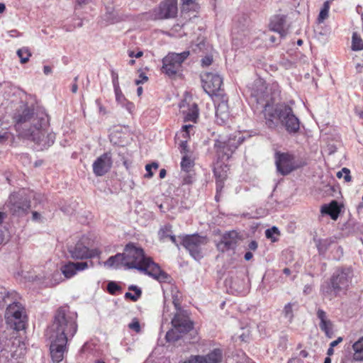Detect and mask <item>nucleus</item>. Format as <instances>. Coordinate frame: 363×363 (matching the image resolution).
I'll list each match as a JSON object with an SVG mask.
<instances>
[{
    "mask_svg": "<svg viewBox=\"0 0 363 363\" xmlns=\"http://www.w3.org/2000/svg\"><path fill=\"white\" fill-rule=\"evenodd\" d=\"M77 313L71 311L67 306L60 307L56 311L52 323L46 330L53 362L59 363L63 359L67 344L77 331Z\"/></svg>",
    "mask_w": 363,
    "mask_h": 363,
    "instance_id": "f257e3e1",
    "label": "nucleus"
},
{
    "mask_svg": "<svg viewBox=\"0 0 363 363\" xmlns=\"http://www.w3.org/2000/svg\"><path fill=\"white\" fill-rule=\"evenodd\" d=\"M16 128L28 137L32 141L38 145L40 149L51 146L55 141V135L49 133L45 138L38 136L36 130L43 133L48 126V115L43 111L34 112L28 107H24L21 111H18L14 116Z\"/></svg>",
    "mask_w": 363,
    "mask_h": 363,
    "instance_id": "f03ea898",
    "label": "nucleus"
},
{
    "mask_svg": "<svg viewBox=\"0 0 363 363\" xmlns=\"http://www.w3.org/2000/svg\"><path fill=\"white\" fill-rule=\"evenodd\" d=\"M124 266L128 269H136L153 277L160 282H165L169 276L162 271L152 259L145 255L143 250L133 243L125 245L122 253Z\"/></svg>",
    "mask_w": 363,
    "mask_h": 363,
    "instance_id": "7ed1b4c3",
    "label": "nucleus"
},
{
    "mask_svg": "<svg viewBox=\"0 0 363 363\" xmlns=\"http://www.w3.org/2000/svg\"><path fill=\"white\" fill-rule=\"evenodd\" d=\"M25 343L17 337L0 339V363H16L24 354Z\"/></svg>",
    "mask_w": 363,
    "mask_h": 363,
    "instance_id": "20e7f679",
    "label": "nucleus"
},
{
    "mask_svg": "<svg viewBox=\"0 0 363 363\" xmlns=\"http://www.w3.org/2000/svg\"><path fill=\"white\" fill-rule=\"evenodd\" d=\"M172 328L166 334L167 342H175L193 329V322L190 320L186 311L179 310L172 319Z\"/></svg>",
    "mask_w": 363,
    "mask_h": 363,
    "instance_id": "39448f33",
    "label": "nucleus"
},
{
    "mask_svg": "<svg viewBox=\"0 0 363 363\" xmlns=\"http://www.w3.org/2000/svg\"><path fill=\"white\" fill-rule=\"evenodd\" d=\"M245 139L243 133L238 131L230 135L228 140H216L214 143V149L218 158L222 160H228Z\"/></svg>",
    "mask_w": 363,
    "mask_h": 363,
    "instance_id": "423d86ee",
    "label": "nucleus"
},
{
    "mask_svg": "<svg viewBox=\"0 0 363 363\" xmlns=\"http://www.w3.org/2000/svg\"><path fill=\"white\" fill-rule=\"evenodd\" d=\"M26 318L25 309L19 303L13 301L6 308L5 313L6 323L14 330L19 331L25 328Z\"/></svg>",
    "mask_w": 363,
    "mask_h": 363,
    "instance_id": "0eeeda50",
    "label": "nucleus"
},
{
    "mask_svg": "<svg viewBox=\"0 0 363 363\" xmlns=\"http://www.w3.org/2000/svg\"><path fill=\"white\" fill-rule=\"evenodd\" d=\"M289 110V106L281 104L272 106L269 104H264L263 113L265 119V123L269 128L275 129L281 123L284 114L287 113Z\"/></svg>",
    "mask_w": 363,
    "mask_h": 363,
    "instance_id": "6e6552de",
    "label": "nucleus"
},
{
    "mask_svg": "<svg viewBox=\"0 0 363 363\" xmlns=\"http://www.w3.org/2000/svg\"><path fill=\"white\" fill-rule=\"evenodd\" d=\"M189 55V51L168 54L162 60V72L169 77L174 76L180 70L182 63Z\"/></svg>",
    "mask_w": 363,
    "mask_h": 363,
    "instance_id": "1a4fd4ad",
    "label": "nucleus"
},
{
    "mask_svg": "<svg viewBox=\"0 0 363 363\" xmlns=\"http://www.w3.org/2000/svg\"><path fill=\"white\" fill-rule=\"evenodd\" d=\"M207 243L206 238L198 235H186L182 240V245L196 260L203 257V247Z\"/></svg>",
    "mask_w": 363,
    "mask_h": 363,
    "instance_id": "9d476101",
    "label": "nucleus"
},
{
    "mask_svg": "<svg viewBox=\"0 0 363 363\" xmlns=\"http://www.w3.org/2000/svg\"><path fill=\"white\" fill-rule=\"evenodd\" d=\"M274 159L277 170L283 176L290 174L298 167L295 163L294 155L289 152L277 151L274 154Z\"/></svg>",
    "mask_w": 363,
    "mask_h": 363,
    "instance_id": "9b49d317",
    "label": "nucleus"
},
{
    "mask_svg": "<svg viewBox=\"0 0 363 363\" xmlns=\"http://www.w3.org/2000/svg\"><path fill=\"white\" fill-rule=\"evenodd\" d=\"M204 91L209 95H218L223 84V78L218 74L206 72L201 76Z\"/></svg>",
    "mask_w": 363,
    "mask_h": 363,
    "instance_id": "f8f14e48",
    "label": "nucleus"
},
{
    "mask_svg": "<svg viewBox=\"0 0 363 363\" xmlns=\"http://www.w3.org/2000/svg\"><path fill=\"white\" fill-rule=\"evenodd\" d=\"M24 191L11 194L9 199L8 206L13 214L18 216L26 213L30 208V201L24 198Z\"/></svg>",
    "mask_w": 363,
    "mask_h": 363,
    "instance_id": "ddd939ff",
    "label": "nucleus"
},
{
    "mask_svg": "<svg viewBox=\"0 0 363 363\" xmlns=\"http://www.w3.org/2000/svg\"><path fill=\"white\" fill-rule=\"evenodd\" d=\"M353 272L350 268L336 270L331 279L335 284L336 289L341 293H345L352 283Z\"/></svg>",
    "mask_w": 363,
    "mask_h": 363,
    "instance_id": "4468645a",
    "label": "nucleus"
},
{
    "mask_svg": "<svg viewBox=\"0 0 363 363\" xmlns=\"http://www.w3.org/2000/svg\"><path fill=\"white\" fill-rule=\"evenodd\" d=\"M251 96L255 99L257 104L269 103V91L264 81L257 79L253 84Z\"/></svg>",
    "mask_w": 363,
    "mask_h": 363,
    "instance_id": "2eb2a0df",
    "label": "nucleus"
},
{
    "mask_svg": "<svg viewBox=\"0 0 363 363\" xmlns=\"http://www.w3.org/2000/svg\"><path fill=\"white\" fill-rule=\"evenodd\" d=\"M69 253L72 259H83L99 257L100 251L95 250H89L82 242H77L74 247H69Z\"/></svg>",
    "mask_w": 363,
    "mask_h": 363,
    "instance_id": "dca6fc26",
    "label": "nucleus"
},
{
    "mask_svg": "<svg viewBox=\"0 0 363 363\" xmlns=\"http://www.w3.org/2000/svg\"><path fill=\"white\" fill-rule=\"evenodd\" d=\"M112 157L111 152H105L99 156L93 163V172L96 177L106 174L112 167Z\"/></svg>",
    "mask_w": 363,
    "mask_h": 363,
    "instance_id": "f3484780",
    "label": "nucleus"
},
{
    "mask_svg": "<svg viewBox=\"0 0 363 363\" xmlns=\"http://www.w3.org/2000/svg\"><path fill=\"white\" fill-rule=\"evenodd\" d=\"M239 240V234L235 230H230L225 233L220 240L217 243V249L222 252H226L230 250H234Z\"/></svg>",
    "mask_w": 363,
    "mask_h": 363,
    "instance_id": "a211bd4d",
    "label": "nucleus"
},
{
    "mask_svg": "<svg viewBox=\"0 0 363 363\" xmlns=\"http://www.w3.org/2000/svg\"><path fill=\"white\" fill-rule=\"evenodd\" d=\"M92 267H94L92 261L69 262L61 267V272L67 279H69L74 277L77 272H82Z\"/></svg>",
    "mask_w": 363,
    "mask_h": 363,
    "instance_id": "6ab92c4d",
    "label": "nucleus"
},
{
    "mask_svg": "<svg viewBox=\"0 0 363 363\" xmlns=\"http://www.w3.org/2000/svg\"><path fill=\"white\" fill-rule=\"evenodd\" d=\"M177 13V0H164L160 4L156 16L159 19H166L175 17Z\"/></svg>",
    "mask_w": 363,
    "mask_h": 363,
    "instance_id": "aec40b11",
    "label": "nucleus"
},
{
    "mask_svg": "<svg viewBox=\"0 0 363 363\" xmlns=\"http://www.w3.org/2000/svg\"><path fill=\"white\" fill-rule=\"evenodd\" d=\"M222 358V350L220 349H214L205 356H191L183 363H220Z\"/></svg>",
    "mask_w": 363,
    "mask_h": 363,
    "instance_id": "412c9836",
    "label": "nucleus"
},
{
    "mask_svg": "<svg viewBox=\"0 0 363 363\" xmlns=\"http://www.w3.org/2000/svg\"><path fill=\"white\" fill-rule=\"evenodd\" d=\"M281 123L285 127L289 133H296L300 128L298 118L294 114L292 108L289 106L287 113L284 114Z\"/></svg>",
    "mask_w": 363,
    "mask_h": 363,
    "instance_id": "4be33fe9",
    "label": "nucleus"
},
{
    "mask_svg": "<svg viewBox=\"0 0 363 363\" xmlns=\"http://www.w3.org/2000/svg\"><path fill=\"white\" fill-rule=\"evenodd\" d=\"M216 121L219 124H224L230 117L229 108L227 100L222 99L218 103L216 108Z\"/></svg>",
    "mask_w": 363,
    "mask_h": 363,
    "instance_id": "5701e85b",
    "label": "nucleus"
},
{
    "mask_svg": "<svg viewBox=\"0 0 363 363\" xmlns=\"http://www.w3.org/2000/svg\"><path fill=\"white\" fill-rule=\"evenodd\" d=\"M286 22V16L285 15L279 14L274 16L270 22V28L273 31L277 32L281 37L286 35L285 24Z\"/></svg>",
    "mask_w": 363,
    "mask_h": 363,
    "instance_id": "b1692460",
    "label": "nucleus"
},
{
    "mask_svg": "<svg viewBox=\"0 0 363 363\" xmlns=\"http://www.w3.org/2000/svg\"><path fill=\"white\" fill-rule=\"evenodd\" d=\"M318 318L320 320V328L328 337L333 334V323L328 318L326 313L320 308L317 310L316 313Z\"/></svg>",
    "mask_w": 363,
    "mask_h": 363,
    "instance_id": "393cba45",
    "label": "nucleus"
},
{
    "mask_svg": "<svg viewBox=\"0 0 363 363\" xmlns=\"http://www.w3.org/2000/svg\"><path fill=\"white\" fill-rule=\"evenodd\" d=\"M320 291L323 296L329 300H332L340 294L331 279L330 281H325L321 285Z\"/></svg>",
    "mask_w": 363,
    "mask_h": 363,
    "instance_id": "a878e982",
    "label": "nucleus"
},
{
    "mask_svg": "<svg viewBox=\"0 0 363 363\" xmlns=\"http://www.w3.org/2000/svg\"><path fill=\"white\" fill-rule=\"evenodd\" d=\"M321 212L329 215L333 220H337L340 208L337 201L333 200L329 204L323 206Z\"/></svg>",
    "mask_w": 363,
    "mask_h": 363,
    "instance_id": "bb28decb",
    "label": "nucleus"
},
{
    "mask_svg": "<svg viewBox=\"0 0 363 363\" xmlns=\"http://www.w3.org/2000/svg\"><path fill=\"white\" fill-rule=\"evenodd\" d=\"M104 265L108 268L119 269L121 266H124L123 257L122 253H118L114 256L110 257Z\"/></svg>",
    "mask_w": 363,
    "mask_h": 363,
    "instance_id": "cd10ccee",
    "label": "nucleus"
},
{
    "mask_svg": "<svg viewBox=\"0 0 363 363\" xmlns=\"http://www.w3.org/2000/svg\"><path fill=\"white\" fill-rule=\"evenodd\" d=\"M193 128L194 125H184L182 126V134L184 140L181 141L179 146L181 149L180 152L183 155H188L187 138L189 137L190 130L192 129Z\"/></svg>",
    "mask_w": 363,
    "mask_h": 363,
    "instance_id": "c85d7f7f",
    "label": "nucleus"
},
{
    "mask_svg": "<svg viewBox=\"0 0 363 363\" xmlns=\"http://www.w3.org/2000/svg\"><path fill=\"white\" fill-rule=\"evenodd\" d=\"M352 357L356 361H363V337L352 345Z\"/></svg>",
    "mask_w": 363,
    "mask_h": 363,
    "instance_id": "c756f323",
    "label": "nucleus"
},
{
    "mask_svg": "<svg viewBox=\"0 0 363 363\" xmlns=\"http://www.w3.org/2000/svg\"><path fill=\"white\" fill-rule=\"evenodd\" d=\"M313 240L319 253L322 255L326 252L330 245L334 242L332 238H327L325 239H317L314 238Z\"/></svg>",
    "mask_w": 363,
    "mask_h": 363,
    "instance_id": "7c9ffc66",
    "label": "nucleus"
},
{
    "mask_svg": "<svg viewBox=\"0 0 363 363\" xmlns=\"http://www.w3.org/2000/svg\"><path fill=\"white\" fill-rule=\"evenodd\" d=\"M113 85L114 91H115V94H116V101L121 106H123V104L125 102V100H127V99H125V97L124 96V95L123 94V93L120 89L119 83L118 81V76H116L113 79Z\"/></svg>",
    "mask_w": 363,
    "mask_h": 363,
    "instance_id": "2f4dec72",
    "label": "nucleus"
},
{
    "mask_svg": "<svg viewBox=\"0 0 363 363\" xmlns=\"http://www.w3.org/2000/svg\"><path fill=\"white\" fill-rule=\"evenodd\" d=\"M214 175L216 177V189L217 191L221 190L223 186V182L225 179L227 174L225 172H221L220 168L216 167L213 170Z\"/></svg>",
    "mask_w": 363,
    "mask_h": 363,
    "instance_id": "473e14b6",
    "label": "nucleus"
},
{
    "mask_svg": "<svg viewBox=\"0 0 363 363\" xmlns=\"http://www.w3.org/2000/svg\"><path fill=\"white\" fill-rule=\"evenodd\" d=\"M194 160L188 155H184L182 157L181 162V168L183 171L189 172L194 167Z\"/></svg>",
    "mask_w": 363,
    "mask_h": 363,
    "instance_id": "72a5a7b5",
    "label": "nucleus"
},
{
    "mask_svg": "<svg viewBox=\"0 0 363 363\" xmlns=\"http://www.w3.org/2000/svg\"><path fill=\"white\" fill-rule=\"evenodd\" d=\"M352 49L354 51L363 50V41L357 33L352 34Z\"/></svg>",
    "mask_w": 363,
    "mask_h": 363,
    "instance_id": "f704fd0d",
    "label": "nucleus"
},
{
    "mask_svg": "<svg viewBox=\"0 0 363 363\" xmlns=\"http://www.w3.org/2000/svg\"><path fill=\"white\" fill-rule=\"evenodd\" d=\"M172 303L174 306L175 312L179 310H182L180 305V294L176 288L172 289Z\"/></svg>",
    "mask_w": 363,
    "mask_h": 363,
    "instance_id": "c9c22d12",
    "label": "nucleus"
},
{
    "mask_svg": "<svg viewBox=\"0 0 363 363\" xmlns=\"http://www.w3.org/2000/svg\"><path fill=\"white\" fill-rule=\"evenodd\" d=\"M17 55L20 58L21 62L25 64L29 60L31 54L27 48H23L17 50Z\"/></svg>",
    "mask_w": 363,
    "mask_h": 363,
    "instance_id": "e433bc0d",
    "label": "nucleus"
},
{
    "mask_svg": "<svg viewBox=\"0 0 363 363\" xmlns=\"http://www.w3.org/2000/svg\"><path fill=\"white\" fill-rule=\"evenodd\" d=\"M293 306L294 304L291 303H288L286 305H285L283 310L284 316L289 323L292 321L294 318Z\"/></svg>",
    "mask_w": 363,
    "mask_h": 363,
    "instance_id": "4c0bfd02",
    "label": "nucleus"
},
{
    "mask_svg": "<svg viewBox=\"0 0 363 363\" xmlns=\"http://www.w3.org/2000/svg\"><path fill=\"white\" fill-rule=\"evenodd\" d=\"M199 115V110L196 104L192 106V108L185 116V120L189 121H196Z\"/></svg>",
    "mask_w": 363,
    "mask_h": 363,
    "instance_id": "58836bf2",
    "label": "nucleus"
},
{
    "mask_svg": "<svg viewBox=\"0 0 363 363\" xmlns=\"http://www.w3.org/2000/svg\"><path fill=\"white\" fill-rule=\"evenodd\" d=\"M337 177L340 179L343 177L346 182H350L352 179L350 171L346 167L342 168L341 171L337 172Z\"/></svg>",
    "mask_w": 363,
    "mask_h": 363,
    "instance_id": "ea45409f",
    "label": "nucleus"
},
{
    "mask_svg": "<svg viewBox=\"0 0 363 363\" xmlns=\"http://www.w3.org/2000/svg\"><path fill=\"white\" fill-rule=\"evenodd\" d=\"M141 294H142L141 290H136V293H134V294H133L130 292H126L125 294V298H130L133 301H136L141 296Z\"/></svg>",
    "mask_w": 363,
    "mask_h": 363,
    "instance_id": "a19ab883",
    "label": "nucleus"
},
{
    "mask_svg": "<svg viewBox=\"0 0 363 363\" xmlns=\"http://www.w3.org/2000/svg\"><path fill=\"white\" fill-rule=\"evenodd\" d=\"M120 289V286L114 281H110L107 286V290L111 294H115Z\"/></svg>",
    "mask_w": 363,
    "mask_h": 363,
    "instance_id": "79ce46f5",
    "label": "nucleus"
},
{
    "mask_svg": "<svg viewBox=\"0 0 363 363\" xmlns=\"http://www.w3.org/2000/svg\"><path fill=\"white\" fill-rule=\"evenodd\" d=\"M154 167L155 169L158 168V164L156 162H153L152 164H147L145 166V169L147 171V174L145 175L147 178H151L153 176V173L152 172V168Z\"/></svg>",
    "mask_w": 363,
    "mask_h": 363,
    "instance_id": "37998d69",
    "label": "nucleus"
},
{
    "mask_svg": "<svg viewBox=\"0 0 363 363\" xmlns=\"http://www.w3.org/2000/svg\"><path fill=\"white\" fill-rule=\"evenodd\" d=\"M278 228L275 226L267 229L265 231V235L267 238L271 239L272 241H275V239L273 238V235L275 233H278Z\"/></svg>",
    "mask_w": 363,
    "mask_h": 363,
    "instance_id": "c03bdc74",
    "label": "nucleus"
},
{
    "mask_svg": "<svg viewBox=\"0 0 363 363\" xmlns=\"http://www.w3.org/2000/svg\"><path fill=\"white\" fill-rule=\"evenodd\" d=\"M128 327L130 329H131L137 333L140 332V323L138 320V319H136V318H134L133 320V321L130 323H129Z\"/></svg>",
    "mask_w": 363,
    "mask_h": 363,
    "instance_id": "a18cd8bd",
    "label": "nucleus"
},
{
    "mask_svg": "<svg viewBox=\"0 0 363 363\" xmlns=\"http://www.w3.org/2000/svg\"><path fill=\"white\" fill-rule=\"evenodd\" d=\"M45 129V131H43L44 132L43 133H40V131H38V130H36V131H35V133H37L36 135L42 139L45 138L46 136L48 135V134H49V133H52V134L55 135V133L50 129L48 120V126Z\"/></svg>",
    "mask_w": 363,
    "mask_h": 363,
    "instance_id": "49530a36",
    "label": "nucleus"
},
{
    "mask_svg": "<svg viewBox=\"0 0 363 363\" xmlns=\"http://www.w3.org/2000/svg\"><path fill=\"white\" fill-rule=\"evenodd\" d=\"M122 106L124 107L129 113H132L133 111L135 109L134 104L127 100H125V102L123 104V106Z\"/></svg>",
    "mask_w": 363,
    "mask_h": 363,
    "instance_id": "de8ad7c7",
    "label": "nucleus"
},
{
    "mask_svg": "<svg viewBox=\"0 0 363 363\" xmlns=\"http://www.w3.org/2000/svg\"><path fill=\"white\" fill-rule=\"evenodd\" d=\"M213 62V57L211 56H206L201 60L202 66H209Z\"/></svg>",
    "mask_w": 363,
    "mask_h": 363,
    "instance_id": "09e8293b",
    "label": "nucleus"
},
{
    "mask_svg": "<svg viewBox=\"0 0 363 363\" xmlns=\"http://www.w3.org/2000/svg\"><path fill=\"white\" fill-rule=\"evenodd\" d=\"M182 3V9H189V6L194 4L195 0H181Z\"/></svg>",
    "mask_w": 363,
    "mask_h": 363,
    "instance_id": "8fccbe9b",
    "label": "nucleus"
},
{
    "mask_svg": "<svg viewBox=\"0 0 363 363\" xmlns=\"http://www.w3.org/2000/svg\"><path fill=\"white\" fill-rule=\"evenodd\" d=\"M139 77L140 79H137L135 81V84L138 85L143 83L144 82H147L148 79L147 77L144 73H140Z\"/></svg>",
    "mask_w": 363,
    "mask_h": 363,
    "instance_id": "3c124183",
    "label": "nucleus"
},
{
    "mask_svg": "<svg viewBox=\"0 0 363 363\" xmlns=\"http://www.w3.org/2000/svg\"><path fill=\"white\" fill-rule=\"evenodd\" d=\"M32 218L34 221L41 222L43 220L41 215L37 211H33L32 213Z\"/></svg>",
    "mask_w": 363,
    "mask_h": 363,
    "instance_id": "603ef678",
    "label": "nucleus"
},
{
    "mask_svg": "<svg viewBox=\"0 0 363 363\" xmlns=\"http://www.w3.org/2000/svg\"><path fill=\"white\" fill-rule=\"evenodd\" d=\"M143 55V52L142 51H138L136 54L133 51H128V56L130 57H136L139 58Z\"/></svg>",
    "mask_w": 363,
    "mask_h": 363,
    "instance_id": "864d4df0",
    "label": "nucleus"
},
{
    "mask_svg": "<svg viewBox=\"0 0 363 363\" xmlns=\"http://www.w3.org/2000/svg\"><path fill=\"white\" fill-rule=\"evenodd\" d=\"M257 242L255 240L251 241L248 245V249L253 251L256 250L257 249Z\"/></svg>",
    "mask_w": 363,
    "mask_h": 363,
    "instance_id": "5fc2aeb1",
    "label": "nucleus"
},
{
    "mask_svg": "<svg viewBox=\"0 0 363 363\" xmlns=\"http://www.w3.org/2000/svg\"><path fill=\"white\" fill-rule=\"evenodd\" d=\"M8 139V133L6 132L0 131V143H3Z\"/></svg>",
    "mask_w": 363,
    "mask_h": 363,
    "instance_id": "6e6d98bb",
    "label": "nucleus"
},
{
    "mask_svg": "<svg viewBox=\"0 0 363 363\" xmlns=\"http://www.w3.org/2000/svg\"><path fill=\"white\" fill-rule=\"evenodd\" d=\"M96 104L97 105V106L99 107V112L100 113H106V111H105V108L104 107L102 106L101 101L99 99H96Z\"/></svg>",
    "mask_w": 363,
    "mask_h": 363,
    "instance_id": "4d7b16f0",
    "label": "nucleus"
},
{
    "mask_svg": "<svg viewBox=\"0 0 363 363\" xmlns=\"http://www.w3.org/2000/svg\"><path fill=\"white\" fill-rule=\"evenodd\" d=\"M342 341V337H338L337 340L331 342L330 344V346H331V347H334L337 346V344H339Z\"/></svg>",
    "mask_w": 363,
    "mask_h": 363,
    "instance_id": "13d9d810",
    "label": "nucleus"
},
{
    "mask_svg": "<svg viewBox=\"0 0 363 363\" xmlns=\"http://www.w3.org/2000/svg\"><path fill=\"white\" fill-rule=\"evenodd\" d=\"M167 296L166 295L164 296V310H163V315L164 316H166V314L167 313V312L169 311L168 310V306H167Z\"/></svg>",
    "mask_w": 363,
    "mask_h": 363,
    "instance_id": "bf43d9fd",
    "label": "nucleus"
},
{
    "mask_svg": "<svg viewBox=\"0 0 363 363\" xmlns=\"http://www.w3.org/2000/svg\"><path fill=\"white\" fill-rule=\"evenodd\" d=\"M43 72L45 74L48 75L52 72V68L50 66L45 65L43 67Z\"/></svg>",
    "mask_w": 363,
    "mask_h": 363,
    "instance_id": "052dcab7",
    "label": "nucleus"
},
{
    "mask_svg": "<svg viewBox=\"0 0 363 363\" xmlns=\"http://www.w3.org/2000/svg\"><path fill=\"white\" fill-rule=\"evenodd\" d=\"M288 363H303V361L299 358H292L289 360Z\"/></svg>",
    "mask_w": 363,
    "mask_h": 363,
    "instance_id": "680f3d73",
    "label": "nucleus"
},
{
    "mask_svg": "<svg viewBox=\"0 0 363 363\" xmlns=\"http://www.w3.org/2000/svg\"><path fill=\"white\" fill-rule=\"evenodd\" d=\"M253 257V255L251 252H247L245 253V259L247 260V261H249Z\"/></svg>",
    "mask_w": 363,
    "mask_h": 363,
    "instance_id": "e2e57ef3",
    "label": "nucleus"
},
{
    "mask_svg": "<svg viewBox=\"0 0 363 363\" xmlns=\"http://www.w3.org/2000/svg\"><path fill=\"white\" fill-rule=\"evenodd\" d=\"M33 199H35V200H38L39 202H41V201L44 199V196H42L41 194H34L33 196Z\"/></svg>",
    "mask_w": 363,
    "mask_h": 363,
    "instance_id": "0e129e2a",
    "label": "nucleus"
},
{
    "mask_svg": "<svg viewBox=\"0 0 363 363\" xmlns=\"http://www.w3.org/2000/svg\"><path fill=\"white\" fill-rule=\"evenodd\" d=\"M128 289L131 290V291H134L135 293H136V290H141L140 288H138V286H136L135 285H130L128 287Z\"/></svg>",
    "mask_w": 363,
    "mask_h": 363,
    "instance_id": "69168bd1",
    "label": "nucleus"
},
{
    "mask_svg": "<svg viewBox=\"0 0 363 363\" xmlns=\"http://www.w3.org/2000/svg\"><path fill=\"white\" fill-rule=\"evenodd\" d=\"M166 175V170L164 169H162L160 171V178H164Z\"/></svg>",
    "mask_w": 363,
    "mask_h": 363,
    "instance_id": "338daca9",
    "label": "nucleus"
},
{
    "mask_svg": "<svg viewBox=\"0 0 363 363\" xmlns=\"http://www.w3.org/2000/svg\"><path fill=\"white\" fill-rule=\"evenodd\" d=\"M362 67H363V64H359V63H358V64H357V65H356V69H357V71L358 72H362Z\"/></svg>",
    "mask_w": 363,
    "mask_h": 363,
    "instance_id": "774afa93",
    "label": "nucleus"
}]
</instances>
